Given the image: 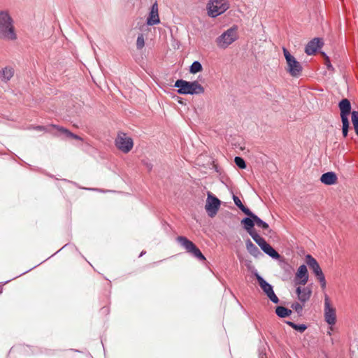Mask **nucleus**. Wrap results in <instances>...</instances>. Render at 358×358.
Returning a JSON list of instances; mask_svg holds the SVG:
<instances>
[{
  "label": "nucleus",
  "instance_id": "nucleus-1",
  "mask_svg": "<svg viewBox=\"0 0 358 358\" xmlns=\"http://www.w3.org/2000/svg\"><path fill=\"white\" fill-rule=\"evenodd\" d=\"M0 38L10 41L17 38L13 21L5 11H0Z\"/></svg>",
  "mask_w": 358,
  "mask_h": 358
},
{
  "label": "nucleus",
  "instance_id": "nucleus-2",
  "mask_svg": "<svg viewBox=\"0 0 358 358\" xmlns=\"http://www.w3.org/2000/svg\"><path fill=\"white\" fill-rule=\"evenodd\" d=\"M174 87L180 94H200L204 92L203 87L197 81L189 82L182 79L177 80Z\"/></svg>",
  "mask_w": 358,
  "mask_h": 358
},
{
  "label": "nucleus",
  "instance_id": "nucleus-3",
  "mask_svg": "<svg viewBox=\"0 0 358 358\" xmlns=\"http://www.w3.org/2000/svg\"><path fill=\"white\" fill-rule=\"evenodd\" d=\"M238 38V27L234 25L219 36L216 38L215 42L220 48L226 49Z\"/></svg>",
  "mask_w": 358,
  "mask_h": 358
},
{
  "label": "nucleus",
  "instance_id": "nucleus-4",
  "mask_svg": "<svg viewBox=\"0 0 358 358\" xmlns=\"http://www.w3.org/2000/svg\"><path fill=\"white\" fill-rule=\"evenodd\" d=\"M229 8L228 0H210L207 4L208 15L216 17Z\"/></svg>",
  "mask_w": 358,
  "mask_h": 358
},
{
  "label": "nucleus",
  "instance_id": "nucleus-5",
  "mask_svg": "<svg viewBox=\"0 0 358 358\" xmlns=\"http://www.w3.org/2000/svg\"><path fill=\"white\" fill-rule=\"evenodd\" d=\"M177 241L182 246L187 252L196 258L199 261H205L206 257L196 245L185 236H178Z\"/></svg>",
  "mask_w": 358,
  "mask_h": 358
},
{
  "label": "nucleus",
  "instance_id": "nucleus-6",
  "mask_svg": "<svg viewBox=\"0 0 358 358\" xmlns=\"http://www.w3.org/2000/svg\"><path fill=\"white\" fill-rule=\"evenodd\" d=\"M283 54L287 64V71L292 76L299 77L303 70L301 64L285 48H283Z\"/></svg>",
  "mask_w": 358,
  "mask_h": 358
},
{
  "label": "nucleus",
  "instance_id": "nucleus-7",
  "mask_svg": "<svg viewBox=\"0 0 358 358\" xmlns=\"http://www.w3.org/2000/svg\"><path fill=\"white\" fill-rule=\"evenodd\" d=\"M306 264L308 265L310 268L313 271L315 277L320 282L321 288L324 290L327 286V282L325 280V276L318 264L317 260L313 257L310 255H307L306 256Z\"/></svg>",
  "mask_w": 358,
  "mask_h": 358
},
{
  "label": "nucleus",
  "instance_id": "nucleus-8",
  "mask_svg": "<svg viewBox=\"0 0 358 358\" xmlns=\"http://www.w3.org/2000/svg\"><path fill=\"white\" fill-rule=\"evenodd\" d=\"M115 146L124 153H128L133 148L134 142L131 137L124 132H119L115 141Z\"/></svg>",
  "mask_w": 358,
  "mask_h": 358
},
{
  "label": "nucleus",
  "instance_id": "nucleus-9",
  "mask_svg": "<svg viewBox=\"0 0 358 358\" xmlns=\"http://www.w3.org/2000/svg\"><path fill=\"white\" fill-rule=\"evenodd\" d=\"M324 321L330 326H334L336 322V308L331 306L327 294H324Z\"/></svg>",
  "mask_w": 358,
  "mask_h": 358
},
{
  "label": "nucleus",
  "instance_id": "nucleus-10",
  "mask_svg": "<svg viewBox=\"0 0 358 358\" xmlns=\"http://www.w3.org/2000/svg\"><path fill=\"white\" fill-rule=\"evenodd\" d=\"M220 204L221 201L219 199H217L212 193H208L205 209L209 217H213L215 216L220 208Z\"/></svg>",
  "mask_w": 358,
  "mask_h": 358
},
{
  "label": "nucleus",
  "instance_id": "nucleus-11",
  "mask_svg": "<svg viewBox=\"0 0 358 358\" xmlns=\"http://www.w3.org/2000/svg\"><path fill=\"white\" fill-rule=\"evenodd\" d=\"M257 280L259 282V286L261 287L263 292L268 296V298L273 303H278L279 302V299L275 295L273 286L266 282L262 276L259 274H256Z\"/></svg>",
  "mask_w": 358,
  "mask_h": 358
},
{
  "label": "nucleus",
  "instance_id": "nucleus-12",
  "mask_svg": "<svg viewBox=\"0 0 358 358\" xmlns=\"http://www.w3.org/2000/svg\"><path fill=\"white\" fill-rule=\"evenodd\" d=\"M159 22L160 19L159 16L158 4L157 2H155L150 8L146 23L149 26H153L158 24Z\"/></svg>",
  "mask_w": 358,
  "mask_h": 358
},
{
  "label": "nucleus",
  "instance_id": "nucleus-13",
  "mask_svg": "<svg viewBox=\"0 0 358 358\" xmlns=\"http://www.w3.org/2000/svg\"><path fill=\"white\" fill-rule=\"evenodd\" d=\"M295 278L296 284L305 285L307 283L308 280V273L306 265L303 264L299 267L296 273Z\"/></svg>",
  "mask_w": 358,
  "mask_h": 358
},
{
  "label": "nucleus",
  "instance_id": "nucleus-14",
  "mask_svg": "<svg viewBox=\"0 0 358 358\" xmlns=\"http://www.w3.org/2000/svg\"><path fill=\"white\" fill-rule=\"evenodd\" d=\"M322 45L323 43L320 38H315L306 45L305 48V52L308 55H313L316 52L318 48L322 47Z\"/></svg>",
  "mask_w": 358,
  "mask_h": 358
},
{
  "label": "nucleus",
  "instance_id": "nucleus-15",
  "mask_svg": "<svg viewBox=\"0 0 358 358\" xmlns=\"http://www.w3.org/2000/svg\"><path fill=\"white\" fill-rule=\"evenodd\" d=\"M341 110V120H348V115L351 110V104L348 99H342L338 104Z\"/></svg>",
  "mask_w": 358,
  "mask_h": 358
},
{
  "label": "nucleus",
  "instance_id": "nucleus-16",
  "mask_svg": "<svg viewBox=\"0 0 358 358\" xmlns=\"http://www.w3.org/2000/svg\"><path fill=\"white\" fill-rule=\"evenodd\" d=\"M296 293L298 296L299 300L304 303L310 298L312 292L310 289L307 287L303 288L298 287L296 289Z\"/></svg>",
  "mask_w": 358,
  "mask_h": 358
},
{
  "label": "nucleus",
  "instance_id": "nucleus-17",
  "mask_svg": "<svg viewBox=\"0 0 358 358\" xmlns=\"http://www.w3.org/2000/svg\"><path fill=\"white\" fill-rule=\"evenodd\" d=\"M338 177L334 172L329 171L323 173L320 178V181L327 185H334L337 182Z\"/></svg>",
  "mask_w": 358,
  "mask_h": 358
},
{
  "label": "nucleus",
  "instance_id": "nucleus-18",
  "mask_svg": "<svg viewBox=\"0 0 358 358\" xmlns=\"http://www.w3.org/2000/svg\"><path fill=\"white\" fill-rule=\"evenodd\" d=\"M241 222L243 224L244 229L250 234V236L257 232L254 229L255 221H254V220L250 217L243 218Z\"/></svg>",
  "mask_w": 358,
  "mask_h": 358
},
{
  "label": "nucleus",
  "instance_id": "nucleus-19",
  "mask_svg": "<svg viewBox=\"0 0 358 358\" xmlns=\"http://www.w3.org/2000/svg\"><path fill=\"white\" fill-rule=\"evenodd\" d=\"M14 69L12 66H8L0 70V78L1 81L7 83L9 81L14 75Z\"/></svg>",
  "mask_w": 358,
  "mask_h": 358
},
{
  "label": "nucleus",
  "instance_id": "nucleus-20",
  "mask_svg": "<svg viewBox=\"0 0 358 358\" xmlns=\"http://www.w3.org/2000/svg\"><path fill=\"white\" fill-rule=\"evenodd\" d=\"M245 245L248 252L254 257L258 258L262 255L259 248L250 239L246 241Z\"/></svg>",
  "mask_w": 358,
  "mask_h": 358
},
{
  "label": "nucleus",
  "instance_id": "nucleus-21",
  "mask_svg": "<svg viewBox=\"0 0 358 358\" xmlns=\"http://www.w3.org/2000/svg\"><path fill=\"white\" fill-rule=\"evenodd\" d=\"M248 216L250 217L255 221V224L258 227L262 228L264 230H267L269 228L268 224L263 221L262 219H260L257 215L254 214L252 211L251 213H249Z\"/></svg>",
  "mask_w": 358,
  "mask_h": 358
},
{
  "label": "nucleus",
  "instance_id": "nucleus-22",
  "mask_svg": "<svg viewBox=\"0 0 358 358\" xmlns=\"http://www.w3.org/2000/svg\"><path fill=\"white\" fill-rule=\"evenodd\" d=\"M52 127L54 128H56L61 133L64 134L67 137H70V138H74L76 140H79L81 141H83V138L71 132L70 131H69L68 129H66L62 127H59V126H57L55 124H52Z\"/></svg>",
  "mask_w": 358,
  "mask_h": 358
},
{
  "label": "nucleus",
  "instance_id": "nucleus-23",
  "mask_svg": "<svg viewBox=\"0 0 358 358\" xmlns=\"http://www.w3.org/2000/svg\"><path fill=\"white\" fill-rule=\"evenodd\" d=\"M275 313L279 317L285 318L291 315L292 310L284 306H277Z\"/></svg>",
  "mask_w": 358,
  "mask_h": 358
},
{
  "label": "nucleus",
  "instance_id": "nucleus-24",
  "mask_svg": "<svg viewBox=\"0 0 358 358\" xmlns=\"http://www.w3.org/2000/svg\"><path fill=\"white\" fill-rule=\"evenodd\" d=\"M233 200L234 201V203L238 207V208L244 213L245 215H248L249 213H251V210L245 207L241 202V199L236 195L233 196Z\"/></svg>",
  "mask_w": 358,
  "mask_h": 358
},
{
  "label": "nucleus",
  "instance_id": "nucleus-25",
  "mask_svg": "<svg viewBox=\"0 0 358 358\" xmlns=\"http://www.w3.org/2000/svg\"><path fill=\"white\" fill-rule=\"evenodd\" d=\"M264 252H265L266 255H268L269 257H272L273 259H278L280 258V255L278 252L271 245H268L266 250H264Z\"/></svg>",
  "mask_w": 358,
  "mask_h": 358
},
{
  "label": "nucleus",
  "instance_id": "nucleus-26",
  "mask_svg": "<svg viewBox=\"0 0 358 358\" xmlns=\"http://www.w3.org/2000/svg\"><path fill=\"white\" fill-rule=\"evenodd\" d=\"M286 323L290 326L291 327H292L294 329L301 332V333H303V331H305V330L307 329V326L306 324H295L291 321H287L286 322Z\"/></svg>",
  "mask_w": 358,
  "mask_h": 358
},
{
  "label": "nucleus",
  "instance_id": "nucleus-27",
  "mask_svg": "<svg viewBox=\"0 0 358 358\" xmlns=\"http://www.w3.org/2000/svg\"><path fill=\"white\" fill-rule=\"evenodd\" d=\"M202 70V65L198 61H195L192 63L190 66V72L192 73H196Z\"/></svg>",
  "mask_w": 358,
  "mask_h": 358
},
{
  "label": "nucleus",
  "instance_id": "nucleus-28",
  "mask_svg": "<svg viewBox=\"0 0 358 358\" xmlns=\"http://www.w3.org/2000/svg\"><path fill=\"white\" fill-rule=\"evenodd\" d=\"M251 237L259 247H262V245L266 243V240L260 236L257 232L251 236Z\"/></svg>",
  "mask_w": 358,
  "mask_h": 358
},
{
  "label": "nucleus",
  "instance_id": "nucleus-29",
  "mask_svg": "<svg viewBox=\"0 0 358 358\" xmlns=\"http://www.w3.org/2000/svg\"><path fill=\"white\" fill-rule=\"evenodd\" d=\"M341 121H342V124H343L342 133H343V137L345 138L348 136L349 126H350L349 120H341Z\"/></svg>",
  "mask_w": 358,
  "mask_h": 358
},
{
  "label": "nucleus",
  "instance_id": "nucleus-30",
  "mask_svg": "<svg viewBox=\"0 0 358 358\" xmlns=\"http://www.w3.org/2000/svg\"><path fill=\"white\" fill-rule=\"evenodd\" d=\"M234 162L236 164V165L241 169H244L246 168V164H245V162L244 161V159L241 157H236L234 158Z\"/></svg>",
  "mask_w": 358,
  "mask_h": 358
},
{
  "label": "nucleus",
  "instance_id": "nucleus-31",
  "mask_svg": "<svg viewBox=\"0 0 358 358\" xmlns=\"http://www.w3.org/2000/svg\"><path fill=\"white\" fill-rule=\"evenodd\" d=\"M145 45V40L144 36L142 34H140L136 40V48L138 50H141Z\"/></svg>",
  "mask_w": 358,
  "mask_h": 358
},
{
  "label": "nucleus",
  "instance_id": "nucleus-32",
  "mask_svg": "<svg viewBox=\"0 0 358 358\" xmlns=\"http://www.w3.org/2000/svg\"><path fill=\"white\" fill-rule=\"evenodd\" d=\"M291 308L294 310L299 315H301L303 311V305H301L298 302H295L291 305Z\"/></svg>",
  "mask_w": 358,
  "mask_h": 358
},
{
  "label": "nucleus",
  "instance_id": "nucleus-33",
  "mask_svg": "<svg viewBox=\"0 0 358 358\" xmlns=\"http://www.w3.org/2000/svg\"><path fill=\"white\" fill-rule=\"evenodd\" d=\"M351 117H352V122L353 124V126H358V111L353 110L351 113Z\"/></svg>",
  "mask_w": 358,
  "mask_h": 358
},
{
  "label": "nucleus",
  "instance_id": "nucleus-34",
  "mask_svg": "<svg viewBox=\"0 0 358 358\" xmlns=\"http://www.w3.org/2000/svg\"><path fill=\"white\" fill-rule=\"evenodd\" d=\"M325 65L327 66V67L329 70L333 69V66L331 64L330 60L328 57L326 58Z\"/></svg>",
  "mask_w": 358,
  "mask_h": 358
},
{
  "label": "nucleus",
  "instance_id": "nucleus-35",
  "mask_svg": "<svg viewBox=\"0 0 358 358\" xmlns=\"http://www.w3.org/2000/svg\"><path fill=\"white\" fill-rule=\"evenodd\" d=\"M144 164L145 165V166H146V168L148 169V171L152 170V165L150 163L145 162Z\"/></svg>",
  "mask_w": 358,
  "mask_h": 358
},
{
  "label": "nucleus",
  "instance_id": "nucleus-36",
  "mask_svg": "<svg viewBox=\"0 0 358 358\" xmlns=\"http://www.w3.org/2000/svg\"><path fill=\"white\" fill-rule=\"evenodd\" d=\"M36 129H37L38 131H44L45 129V128L43 126H37L36 127Z\"/></svg>",
  "mask_w": 358,
  "mask_h": 358
},
{
  "label": "nucleus",
  "instance_id": "nucleus-37",
  "mask_svg": "<svg viewBox=\"0 0 358 358\" xmlns=\"http://www.w3.org/2000/svg\"><path fill=\"white\" fill-rule=\"evenodd\" d=\"M269 244L266 242V243H264V245H262L261 248V249L264 251V250H266V247Z\"/></svg>",
  "mask_w": 358,
  "mask_h": 358
},
{
  "label": "nucleus",
  "instance_id": "nucleus-38",
  "mask_svg": "<svg viewBox=\"0 0 358 358\" xmlns=\"http://www.w3.org/2000/svg\"><path fill=\"white\" fill-rule=\"evenodd\" d=\"M259 358H266V355L264 352L259 353Z\"/></svg>",
  "mask_w": 358,
  "mask_h": 358
},
{
  "label": "nucleus",
  "instance_id": "nucleus-39",
  "mask_svg": "<svg viewBox=\"0 0 358 358\" xmlns=\"http://www.w3.org/2000/svg\"><path fill=\"white\" fill-rule=\"evenodd\" d=\"M356 134L358 136V125L354 127Z\"/></svg>",
  "mask_w": 358,
  "mask_h": 358
},
{
  "label": "nucleus",
  "instance_id": "nucleus-40",
  "mask_svg": "<svg viewBox=\"0 0 358 358\" xmlns=\"http://www.w3.org/2000/svg\"><path fill=\"white\" fill-rule=\"evenodd\" d=\"M144 253H145V252H142L141 253V255H139V257H141Z\"/></svg>",
  "mask_w": 358,
  "mask_h": 358
}]
</instances>
